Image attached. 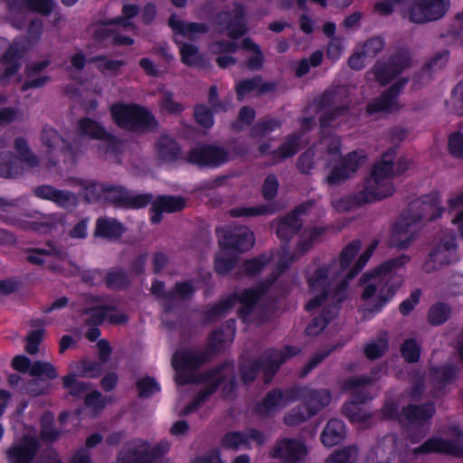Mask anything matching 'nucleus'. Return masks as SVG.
I'll return each instance as SVG.
<instances>
[{"instance_id":"37998d69","label":"nucleus","mask_w":463,"mask_h":463,"mask_svg":"<svg viewBox=\"0 0 463 463\" xmlns=\"http://www.w3.org/2000/svg\"><path fill=\"white\" fill-rule=\"evenodd\" d=\"M434 409L432 405H426L424 408L410 407L403 411V416L413 423H420L432 416Z\"/></svg>"},{"instance_id":"e2e57ef3","label":"nucleus","mask_w":463,"mask_h":463,"mask_svg":"<svg viewBox=\"0 0 463 463\" xmlns=\"http://www.w3.org/2000/svg\"><path fill=\"white\" fill-rule=\"evenodd\" d=\"M43 338V331H33L28 335L26 338L25 350L29 354H35L38 352V345Z\"/></svg>"},{"instance_id":"39448f33","label":"nucleus","mask_w":463,"mask_h":463,"mask_svg":"<svg viewBox=\"0 0 463 463\" xmlns=\"http://www.w3.org/2000/svg\"><path fill=\"white\" fill-rule=\"evenodd\" d=\"M392 159L393 151H390L384 154L383 159L374 165L372 175L365 180L364 188L359 194L357 203L382 200L393 194L394 187L391 181L392 177L394 174H402L411 163L407 159H401L393 170Z\"/></svg>"},{"instance_id":"7ed1b4c3","label":"nucleus","mask_w":463,"mask_h":463,"mask_svg":"<svg viewBox=\"0 0 463 463\" xmlns=\"http://www.w3.org/2000/svg\"><path fill=\"white\" fill-rule=\"evenodd\" d=\"M339 140L335 137L323 138L318 145L309 148L299 158L298 167L302 172H308L316 160L314 157L333 162L335 165L326 175V182L330 184H338L354 175L365 162L362 153H350L341 157L338 155Z\"/></svg>"},{"instance_id":"680f3d73","label":"nucleus","mask_w":463,"mask_h":463,"mask_svg":"<svg viewBox=\"0 0 463 463\" xmlns=\"http://www.w3.org/2000/svg\"><path fill=\"white\" fill-rule=\"evenodd\" d=\"M298 145L299 144L297 142L296 137H289L279 148L278 157L286 158L294 155L297 152Z\"/></svg>"},{"instance_id":"b1692460","label":"nucleus","mask_w":463,"mask_h":463,"mask_svg":"<svg viewBox=\"0 0 463 463\" xmlns=\"http://www.w3.org/2000/svg\"><path fill=\"white\" fill-rule=\"evenodd\" d=\"M323 230L321 228L315 229L312 231L305 230L301 234V239L298 243L297 251L290 257H288L286 252L278 253L272 257V262L278 263L281 267H285L287 265L288 260L293 261L302 256L305 252H307L313 243H315L319 236L322 234Z\"/></svg>"},{"instance_id":"e433bc0d","label":"nucleus","mask_w":463,"mask_h":463,"mask_svg":"<svg viewBox=\"0 0 463 463\" xmlns=\"http://www.w3.org/2000/svg\"><path fill=\"white\" fill-rule=\"evenodd\" d=\"M52 0H27L22 6L11 5V12L17 14H25L30 11H35L42 14H47L52 10Z\"/></svg>"},{"instance_id":"3c124183","label":"nucleus","mask_w":463,"mask_h":463,"mask_svg":"<svg viewBox=\"0 0 463 463\" xmlns=\"http://www.w3.org/2000/svg\"><path fill=\"white\" fill-rule=\"evenodd\" d=\"M402 356L408 362H416L420 357V347L416 341L409 339L404 342L401 348Z\"/></svg>"},{"instance_id":"4be33fe9","label":"nucleus","mask_w":463,"mask_h":463,"mask_svg":"<svg viewBox=\"0 0 463 463\" xmlns=\"http://www.w3.org/2000/svg\"><path fill=\"white\" fill-rule=\"evenodd\" d=\"M188 159L199 165L216 166L227 160V155L218 147L199 146L190 152Z\"/></svg>"},{"instance_id":"1a4fd4ad","label":"nucleus","mask_w":463,"mask_h":463,"mask_svg":"<svg viewBox=\"0 0 463 463\" xmlns=\"http://www.w3.org/2000/svg\"><path fill=\"white\" fill-rule=\"evenodd\" d=\"M448 5L449 0H415L404 15L412 23L423 24L442 17Z\"/></svg>"},{"instance_id":"f257e3e1","label":"nucleus","mask_w":463,"mask_h":463,"mask_svg":"<svg viewBox=\"0 0 463 463\" xmlns=\"http://www.w3.org/2000/svg\"><path fill=\"white\" fill-rule=\"evenodd\" d=\"M376 246L377 242L375 241L354 261L360 249V242L353 241L342 250L338 260L310 267L307 272L308 290L306 308L311 311L320 307L329 293H335L334 298L340 301L343 298L341 292L345 289L348 280L363 269Z\"/></svg>"},{"instance_id":"c03bdc74","label":"nucleus","mask_w":463,"mask_h":463,"mask_svg":"<svg viewBox=\"0 0 463 463\" xmlns=\"http://www.w3.org/2000/svg\"><path fill=\"white\" fill-rule=\"evenodd\" d=\"M357 458V449L355 447H348L332 454L327 459V463H354Z\"/></svg>"},{"instance_id":"5701e85b","label":"nucleus","mask_w":463,"mask_h":463,"mask_svg":"<svg viewBox=\"0 0 463 463\" xmlns=\"http://www.w3.org/2000/svg\"><path fill=\"white\" fill-rule=\"evenodd\" d=\"M12 364L15 370L23 373L28 372L33 376H43L47 379H53L57 376L53 365L50 363L35 362L31 364L30 360L24 355L15 356Z\"/></svg>"},{"instance_id":"f704fd0d","label":"nucleus","mask_w":463,"mask_h":463,"mask_svg":"<svg viewBox=\"0 0 463 463\" xmlns=\"http://www.w3.org/2000/svg\"><path fill=\"white\" fill-rule=\"evenodd\" d=\"M259 289H249L242 292L239 297H233L224 303L222 304V308H228L231 307H237L240 312H244V310L249 309L252 307V305L259 299L261 295Z\"/></svg>"},{"instance_id":"72a5a7b5","label":"nucleus","mask_w":463,"mask_h":463,"mask_svg":"<svg viewBox=\"0 0 463 463\" xmlns=\"http://www.w3.org/2000/svg\"><path fill=\"white\" fill-rule=\"evenodd\" d=\"M345 433L344 423L339 420H331L327 422L321 434L322 443L326 447L336 445L342 440Z\"/></svg>"},{"instance_id":"5fc2aeb1","label":"nucleus","mask_w":463,"mask_h":463,"mask_svg":"<svg viewBox=\"0 0 463 463\" xmlns=\"http://www.w3.org/2000/svg\"><path fill=\"white\" fill-rule=\"evenodd\" d=\"M388 345L386 340L381 339L368 345L365 348L366 356L372 359L377 358L385 353Z\"/></svg>"},{"instance_id":"69168bd1","label":"nucleus","mask_w":463,"mask_h":463,"mask_svg":"<svg viewBox=\"0 0 463 463\" xmlns=\"http://www.w3.org/2000/svg\"><path fill=\"white\" fill-rule=\"evenodd\" d=\"M344 50V44L338 38H334L330 41L327 50V55L332 60H336L340 57Z\"/></svg>"},{"instance_id":"6e6552de","label":"nucleus","mask_w":463,"mask_h":463,"mask_svg":"<svg viewBox=\"0 0 463 463\" xmlns=\"http://www.w3.org/2000/svg\"><path fill=\"white\" fill-rule=\"evenodd\" d=\"M114 121L121 128L138 129L154 125L153 117L137 105L115 104L111 107Z\"/></svg>"},{"instance_id":"a19ab883","label":"nucleus","mask_w":463,"mask_h":463,"mask_svg":"<svg viewBox=\"0 0 463 463\" xmlns=\"http://www.w3.org/2000/svg\"><path fill=\"white\" fill-rule=\"evenodd\" d=\"M157 153L163 161L171 162L177 157L179 149L174 140L164 137L157 144Z\"/></svg>"},{"instance_id":"a878e982","label":"nucleus","mask_w":463,"mask_h":463,"mask_svg":"<svg viewBox=\"0 0 463 463\" xmlns=\"http://www.w3.org/2000/svg\"><path fill=\"white\" fill-rule=\"evenodd\" d=\"M28 260L34 264H46L52 269H63L61 263L65 262L64 256L55 248L37 249L28 255Z\"/></svg>"},{"instance_id":"473e14b6","label":"nucleus","mask_w":463,"mask_h":463,"mask_svg":"<svg viewBox=\"0 0 463 463\" xmlns=\"http://www.w3.org/2000/svg\"><path fill=\"white\" fill-rule=\"evenodd\" d=\"M42 139L46 148L45 153L49 157L65 156L64 140L59 137L56 130L53 128L44 129Z\"/></svg>"},{"instance_id":"bf43d9fd","label":"nucleus","mask_w":463,"mask_h":463,"mask_svg":"<svg viewBox=\"0 0 463 463\" xmlns=\"http://www.w3.org/2000/svg\"><path fill=\"white\" fill-rule=\"evenodd\" d=\"M420 298V290H414L411 292L410 297L405 299L402 304L400 305V311L403 315H408L411 313V310L416 307V305L419 303Z\"/></svg>"},{"instance_id":"09e8293b","label":"nucleus","mask_w":463,"mask_h":463,"mask_svg":"<svg viewBox=\"0 0 463 463\" xmlns=\"http://www.w3.org/2000/svg\"><path fill=\"white\" fill-rule=\"evenodd\" d=\"M85 403L90 412L95 414L106 406L108 401L99 392L94 391L87 395Z\"/></svg>"},{"instance_id":"412c9836","label":"nucleus","mask_w":463,"mask_h":463,"mask_svg":"<svg viewBox=\"0 0 463 463\" xmlns=\"http://www.w3.org/2000/svg\"><path fill=\"white\" fill-rule=\"evenodd\" d=\"M90 301V306L85 309V313L90 314L93 324H99L106 320L111 323L120 324L127 320V317L123 313L105 306L103 300L91 298Z\"/></svg>"},{"instance_id":"4d7b16f0","label":"nucleus","mask_w":463,"mask_h":463,"mask_svg":"<svg viewBox=\"0 0 463 463\" xmlns=\"http://www.w3.org/2000/svg\"><path fill=\"white\" fill-rule=\"evenodd\" d=\"M196 121L203 128H210L213 124L212 114L204 106H197L194 110Z\"/></svg>"},{"instance_id":"0e129e2a","label":"nucleus","mask_w":463,"mask_h":463,"mask_svg":"<svg viewBox=\"0 0 463 463\" xmlns=\"http://www.w3.org/2000/svg\"><path fill=\"white\" fill-rule=\"evenodd\" d=\"M278 190V181L274 176H268L263 185V195L267 199L273 198Z\"/></svg>"},{"instance_id":"a18cd8bd","label":"nucleus","mask_w":463,"mask_h":463,"mask_svg":"<svg viewBox=\"0 0 463 463\" xmlns=\"http://www.w3.org/2000/svg\"><path fill=\"white\" fill-rule=\"evenodd\" d=\"M80 129L82 134H86L93 138L103 139L107 137L104 129L91 119H83L80 123Z\"/></svg>"},{"instance_id":"6ab92c4d","label":"nucleus","mask_w":463,"mask_h":463,"mask_svg":"<svg viewBox=\"0 0 463 463\" xmlns=\"http://www.w3.org/2000/svg\"><path fill=\"white\" fill-rule=\"evenodd\" d=\"M407 80H397L390 89L379 99H375L368 106L370 113L391 112L400 107L398 95L400 90L406 85Z\"/></svg>"},{"instance_id":"79ce46f5","label":"nucleus","mask_w":463,"mask_h":463,"mask_svg":"<svg viewBox=\"0 0 463 463\" xmlns=\"http://www.w3.org/2000/svg\"><path fill=\"white\" fill-rule=\"evenodd\" d=\"M236 50V45L234 43H214L212 46V52L218 54L217 63L222 68L229 67L230 65L234 63V60L232 56L228 55L231 52H233Z\"/></svg>"},{"instance_id":"393cba45","label":"nucleus","mask_w":463,"mask_h":463,"mask_svg":"<svg viewBox=\"0 0 463 463\" xmlns=\"http://www.w3.org/2000/svg\"><path fill=\"white\" fill-rule=\"evenodd\" d=\"M37 449L34 439L29 435L21 440H16L7 450V458L10 463H29Z\"/></svg>"},{"instance_id":"cd10ccee","label":"nucleus","mask_w":463,"mask_h":463,"mask_svg":"<svg viewBox=\"0 0 463 463\" xmlns=\"http://www.w3.org/2000/svg\"><path fill=\"white\" fill-rule=\"evenodd\" d=\"M185 205L184 200L181 197L162 196L153 204V214L151 221L157 223L161 221V213H173L182 210Z\"/></svg>"},{"instance_id":"423d86ee","label":"nucleus","mask_w":463,"mask_h":463,"mask_svg":"<svg viewBox=\"0 0 463 463\" xmlns=\"http://www.w3.org/2000/svg\"><path fill=\"white\" fill-rule=\"evenodd\" d=\"M169 25L175 32V40L180 45V54L184 63L194 66L200 61L198 50L184 42V38L195 39L199 34L206 32L204 25L201 24H184L176 15H172Z\"/></svg>"},{"instance_id":"de8ad7c7","label":"nucleus","mask_w":463,"mask_h":463,"mask_svg":"<svg viewBox=\"0 0 463 463\" xmlns=\"http://www.w3.org/2000/svg\"><path fill=\"white\" fill-rule=\"evenodd\" d=\"M450 316V309L444 304H437L430 307L429 321L433 325L444 323Z\"/></svg>"},{"instance_id":"4468645a","label":"nucleus","mask_w":463,"mask_h":463,"mask_svg":"<svg viewBox=\"0 0 463 463\" xmlns=\"http://www.w3.org/2000/svg\"><path fill=\"white\" fill-rule=\"evenodd\" d=\"M96 364L93 363H78L71 366V373L63 378V386L70 394L73 396L80 395L87 390V385L78 380L79 377H94Z\"/></svg>"},{"instance_id":"c9c22d12","label":"nucleus","mask_w":463,"mask_h":463,"mask_svg":"<svg viewBox=\"0 0 463 463\" xmlns=\"http://www.w3.org/2000/svg\"><path fill=\"white\" fill-rule=\"evenodd\" d=\"M35 194L40 198L53 201L61 206H67L75 203V197L73 194L56 190L47 185L38 187L35 190Z\"/></svg>"},{"instance_id":"ea45409f","label":"nucleus","mask_w":463,"mask_h":463,"mask_svg":"<svg viewBox=\"0 0 463 463\" xmlns=\"http://www.w3.org/2000/svg\"><path fill=\"white\" fill-rule=\"evenodd\" d=\"M288 401V394H283L280 391H274L269 392L263 403L260 407L261 413L273 411L279 408H281L287 404Z\"/></svg>"},{"instance_id":"ddd939ff","label":"nucleus","mask_w":463,"mask_h":463,"mask_svg":"<svg viewBox=\"0 0 463 463\" xmlns=\"http://www.w3.org/2000/svg\"><path fill=\"white\" fill-rule=\"evenodd\" d=\"M199 362L200 358L193 352L178 351L175 354L172 363L178 385H184L194 380V372Z\"/></svg>"},{"instance_id":"f8f14e48","label":"nucleus","mask_w":463,"mask_h":463,"mask_svg":"<svg viewBox=\"0 0 463 463\" xmlns=\"http://www.w3.org/2000/svg\"><path fill=\"white\" fill-rule=\"evenodd\" d=\"M331 397L327 390L312 392L307 398V405L305 411L298 409L292 410L285 417V422L288 425H296L304 421L307 418L315 414L318 410L322 409L330 402Z\"/></svg>"},{"instance_id":"864d4df0","label":"nucleus","mask_w":463,"mask_h":463,"mask_svg":"<svg viewBox=\"0 0 463 463\" xmlns=\"http://www.w3.org/2000/svg\"><path fill=\"white\" fill-rule=\"evenodd\" d=\"M449 106L455 113L463 116V80L456 87Z\"/></svg>"},{"instance_id":"20e7f679","label":"nucleus","mask_w":463,"mask_h":463,"mask_svg":"<svg viewBox=\"0 0 463 463\" xmlns=\"http://www.w3.org/2000/svg\"><path fill=\"white\" fill-rule=\"evenodd\" d=\"M441 215L439 200L437 196L414 201L409 210L394 223L391 232V243L405 248L417 236L426 221Z\"/></svg>"},{"instance_id":"0eeeda50","label":"nucleus","mask_w":463,"mask_h":463,"mask_svg":"<svg viewBox=\"0 0 463 463\" xmlns=\"http://www.w3.org/2000/svg\"><path fill=\"white\" fill-rule=\"evenodd\" d=\"M169 448L170 444L166 440L152 447L141 439L132 440L126 445L118 463H165L158 456Z\"/></svg>"},{"instance_id":"338daca9","label":"nucleus","mask_w":463,"mask_h":463,"mask_svg":"<svg viewBox=\"0 0 463 463\" xmlns=\"http://www.w3.org/2000/svg\"><path fill=\"white\" fill-rule=\"evenodd\" d=\"M162 106L165 110L172 112V113H178L182 110L183 107L176 101L173 99V97L170 93L164 94L163 99H162Z\"/></svg>"},{"instance_id":"9d476101","label":"nucleus","mask_w":463,"mask_h":463,"mask_svg":"<svg viewBox=\"0 0 463 463\" xmlns=\"http://www.w3.org/2000/svg\"><path fill=\"white\" fill-rule=\"evenodd\" d=\"M137 7L134 5H126L123 6L122 16L111 24H100L96 32L97 38H102L106 33H113V41L117 44L131 45L134 41L128 36L119 34V31L127 28H132V24L128 21L137 14Z\"/></svg>"},{"instance_id":"052dcab7","label":"nucleus","mask_w":463,"mask_h":463,"mask_svg":"<svg viewBox=\"0 0 463 463\" xmlns=\"http://www.w3.org/2000/svg\"><path fill=\"white\" fill-rule=\"evenodd\" d=\"M268 212L267 207L265 206H256V207H242L236 208L232 211V214L233 216H257Z\"/></svg>"},{"instance_id":"c85d7f7f","label":"nucleus","mask_w":463,"mask_h":463,"mask_svg":"<svg viewBox=\"0 0 463 463\" xmlns=\"http://www.w3.org/2000/svg\"><path fill=\"white\" fill-rule=\"evenodd\" d=\"M383 48V43L381 39L374 38L368 41L363 46V51H357L350 57L349 65L355 70L362 69L364 65L365 59L374 56Z\"/></svg>"},{"instance_id":"a211bd4d","label":"nucleus","mask_w":463,"mask_h":463,"mask_svg":"<svg viewBox=\"0 0 463 463\" xmlns=\"http://www.w3.org/2000/svg\"><path fill=\"white\" fill-rule=\"evenodd\" d=\"M307 453V447L302 442L288 439L279 440L272 451L273 457L281 458L285 463L301 462Z\"/></svg>"},{"instance_id":"49530a36","label":"nucleus","mask_w":463,"mask_h":463,"mask_svg":"<svg viewBox=\"0 0 463 463\" xmlns=\"http://www.w3.org/2000/svg\"><path fill=\"white\" fill-rule=\"evenodd\" d=\"M264 90V85L260 79L247 80L237 85L239 99H242L251 92H261Z\"/></svg>"},{"instance_id":"4c0bfd02","label":"nucleus","mask_w":463,"mask_h":463,"mask_svg":"<svg viewBox=\"0 0 463 463\" xmlns=\"http://www.w3.org/2000/svg\"><path fill=\"white\" fill-rule=\"evenodd\" d=\"M122 232V225L114 219L100 218L97 222L96 234L98 236L106 238H117Z\"/></svg>"},{"instance_id":"2eb2a0df","label":"nucleus","mask_w":463,"mask_h":463,"mask_svg":"<svg viewBox=\"0 0 463 463\" xmlns=\"http://www.w3.org/2000/svg\"><path fill=\"white\" fill-rule=\"evenodd\" d=\"M218 237L222 247L236 249L240 251L249 250L254 242L252 232L245 227L234 230L222 229L219 231Z\"/></svg>"},{"instance_id":"8fccbe9b","label":"nucleus","mask_w":463,"mask_h":463,"mask_svg":"<svg viewBox=\"0 0 463 463\" xmlns=\"http://www.w3.org/2000/svg\"><path fill=\"white\" fill-rule=\"evenodd\" d=\"M140 396L148 397L159 392L160 387L157 383L149 377L139 379L137 383Z\"/></svg>"},{"instance_id":"7c9ffc66","label":"nucleus","mask_w":463,"mask_h":463,"mask_svg":"<svg viewBox=\"0 0 463 463\" xmlns=\"http://www.w3.org/2000/svg\"><path fill=\"white\" fill-rule=\"evenodd\" d=\"M411 64L410 59L405 56L396 57L391 64L387 67L377 70L375 71V80L381 82L382 84L388 83L392 79H393L398 73H400L402 70L409 67Z\"/></svg>"},{"instance_id":"c756f323","label":"nucleus","mask_w":463,"mask_h":463,"mask_svg":"<svg viewBox=\"0 0 463 463\" xmlns=\"http://www.w3.org/2000/svg\"><path fill=\"white\" fill-rule=\"evenodd\" d=\"M421 452H443L458 456L462 453L463 449L458 440L449 442L441 439H431L427 440L420 449Z\"/></svg>"},{"instance_id":"2f4dec72","label":"nucleus","mask_w":463,"mask_h":463,"mask_svg":"<svg viewBox=\"0 0 463 463\" xmlns=\"http://www.w3.org/2000/svg\"><path fill=\"white\" fill-rule=\"evenodd\" d=\"M15 55V48L11 46L5 38H0V61L10 63V66L5 68L3 76L0 78V81L4 84L7 82L18 69L16 63L14 62Z\"/></svg>"},{"instance_id":"f3484780","label":"nucleus","mask_w":463,"mask_h":463,"mask_svg":"<svg viewBox=\"0 0 463 463\" xmlns=\"http://www.w3.org/2000/svg\"><path fill=\"white\" fill-rule=\"evenodd\" d=\"M264 440V436L254 430L244 432L231 431L222 437L221 447L224 449L239 450L250 448L253 442L261 444Z\"/></svg>"},{"instance_id":"13d9d810","label":"nucleus","mask_w":463,"mask_h":463,"mask_svg":"<svg viewBox=\"0 0 463 463\" xmlns=\"http://www.w3.org/2000/svg\"><path fill=\"white\" fill-rule=\"evenodd\" d=\"M228 35L232 39H237L245 33V26L242 23V18L236 15L234 20L227 26Z\"/></svg>"},{"instance_id":"f03ea898","label":"nucleus","mask_w":463,"mask_h":463,"mask_svg":"<svg viewBox=\"0 0 463 463\" xmlns=\"http://www.w3.org/2000/svg\"><path fill=\"white\" fill-rule=\"evenodd\" d=\"M410 258L402 255L378 266L361 278L359 310L364 318L379 313L395 295L402 284L396 271L408 263Z\"/></svg>"},{"instance_id":"dca6fc26","label":"nucleus","mask_w":463,"mask_h":463,"mask_svg":"<svg viewBox=\"0 0 463 463\" xmlns=\"http://www.w3.org/2000/svg\"><path fill=\"white\" fill-rule=\"evenodd\" d=\"M320 213L312 203L298 207L294 213L281 220L277 226V234L283 240L288 239L300 226L299 216H305L311 220L313 215Z\"/></svg>"},{"instance_id":"6e6d98bb","label":"nucleus","mask_w":463,"mask_h":463,"mask_svg":"<svg viewBox=\"0 0 463 463\" xmlns=\"http://www.w3.org/2000/svg\"><path fill=\"white\" fill-rule=\"evenodd\" d=\"M449 203L451 211L458 212L452 219V222L460 224L463 222V193L452 197Z\"/></svg>"},{"instance_id":"774afa93","label":"nucleus","mask_w":463,"mask_h":463,"mask_svg":"<svg viewBox=\"0 0 463 463\" xmlns=\"http://www.w3.org/2000/svg\"><path fill=\"white\" fill-rule=\"evenodd\" d=\"M191 463H223V461L221 459L220 452L218 450H213L193 459Z\"/></svg>"},{"instance_id":"9b49d317","label":"nucleus","mask_w":463,"mask_h":463,"mask_svg":"<svg viewBox=\"0 0 463 463\" xmlns=\"http://www.w3.org/2000/svg\"><path fill=\"white\" fill-rule=\"evenodd\" d=\"M454 241L455 238L449 235L432 249L423 264L425 271H433L458 260L457 245Z\"/></svg>"},{"instance_id":"bb28decb","label":"nucleus","mask_w":463,"mask_h":463,"mask_svg":"<svg viewBox=\"0 0 463 463\" xmlns=\"http://www.w3.org/2000/svg\"><path fill=\"white\" fill-rule=\"evenodd\" d=\"M394 439L386 437L368 452L366 463H390L394 453Z\"/></svg>"},{"instance_id":"603ef678","label":"nucleus","mask_w":463,"mask_h":463,"mask_svg":"<svg viewBox=\"0 0 463 463\" xmlns=\"http://www.w3.org/2000/svg\"><path fill=\"white\" fill-rule=\"evenodd\" d=\"M448 146L453 156H463V134L460 132L452 133L449 137Z\"/></svg>"},{"instance_id":"aec40b11","label":"nucleus","mask_w":463,"mask_h":463,"mask_svg":"<svg viewBox=\"0 0 463 463\" xmlns=\"http://www.w3.org/2000/svg\"><path fill=\"white\" fill-rule=\"evenodd\" d=\"M16 148L19 154V160L23 161L29 166H33L35 164V158L27 150L26 144L18 140L16 142ZM18 159H14L9 156H0V176L2 177H13L19 174L17 169Z\"/></svg>"},{"instance_id":"58836bf2","label":"nucleus","mask_w":463,"mask_h":463,"mask_svg":"<svg viewBox=\"0 0 463 463\" xmlns=\"http://www.w3.org/2000/svg\"><path fill=\"white\" fill-rule=\"evenodd\" d=\"M47 66L45 61L39 62L37 64H32L27 68V77L24 85L23 86L24 90H27L29 88L34 87L38 88L44 85L48 81V78L46 76H38L37 73L42 71L43 68Z\"/></svg>"}]
</instances>
